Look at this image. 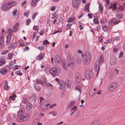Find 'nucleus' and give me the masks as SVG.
<instances>
[{
    "instance_id": "1",
    "label": "nucleus",
    "mask_w": 125,
    "mask_h": 125,
    "mask_svg": "<svg viewBox=\"0 0 125 125\" xmlns=\"http://www.w3.org/2000/svg\"><path fill=\"white\" fill-rule=\"evenodd\" d=\"M17 3L15 1H11L3 5L2 8L3 10H9L12 7L16 5Z\"/></svg>"
},
{
    "instance_id": "2",
    "label": "nucleus",
    "mask_w": 125,
    "mask_h": 125,
    "mask_svg": "<svg viewBox=\"0 0 125 125\" xmlns=\"http://www.w3.org/2000/svg\"><path fill=\"white\" fill-rule=\"evenodd\" d=\"M104 62V56L101 55L100 57L99 61H97L95 64V70L97 72V76H98L99 71L100 64Z\"/></svg>"
},
{
    "instance_id": "3",
    "label": "nucleus",
    "mask_w": 125,
    "mask_h": 125,
    "mask_svg": "<svg viewBox=\"0 0 125 125\" xmlns=\"http://www.w3.org/2000/svg\"><path fill=\"white\" fill-rule=\"evenodd\" d=\"M68 65L71 67H73L75 65V61L71 55H69L68 57Z\"/></svg>"
},
{
    "instance_id": "4",
    "label": "nucleus",
    "mask_w": 125,
    "mask_h": 125,
    "mask_svg": "<svg viewBox=\"0 0 125 125\" xmlns=\"http://www.w3.org/2000/svg\"><path fill=\"white\" fill-rule=\"evenodd\" d=\"M60 72V68L58 67L57 68H53L50 70V72L54 77L57 75L58 73Z\"/></svg>"
},
{
    "instance_id": "5",
    "label": "nucleus",
    "mask_w": 125,
    "mask_h": 125,
    "mask_svg": "<svg viewBox=\"0 0 125 125\" xmlns=\"http://www.w3.org/2000/svg\"><path fill=\"white\" fill-rule=\"evenodd\" d=\"M118 84L117 82H113L111 83L109 87V90L110 91L114 90L117 87Z\"/></svg>"
},
{
    "instance_id": "6",
    "label": "nucleus",
    "mask_w": 125,
    "mask_h": 125,
    "mask_svg": "<svg viewBox=\"0 0 125 125\" xmlns=\"http://www.w3.org/2000/svg\"><path fill=\"white\" fill-rule=\"evenodd\" d=\"M72 4L74 7L77 8L81 4V0H72Z\"/></svg>"
},
{
    "instance_id": "7",
    "label": "nucleus",
    "mask_w": 125,
    "mask_h": 125,
    "mask_svg": "<svg viewBox=\"0 0 125 125\" xmlns=\"http://www.w3.org/2000/svg\"><path fill=\"white\" fill-rule=\"evenodd\" d=\"M44 105L45 106V107L43 108L42 107V104L41 105V107L43 109H48L49 108H52L53 107L55 106L56 104H54L51 105H50V104H45L44 103Z\"/></svg>"
},
{
    "instance_id": "8",
    "label": "nucleus",
    "mask_w": 125,
    "mask_h": 125,
    "mask_svg": "<svg viewBox=\"0 0 125 125\" xmlns=\"http://www.w3.org/2000/svg\"><path fill=\"white\" fill-rule=\"evenodd\" d=\"M120 22L119 20L117 21L116 19L114 18L109 20V24L110 25H111L113 24H117Z\"/></svg>"
},
{
    "instance_id": "9",
    "label": "nucleus",
    "mask_w": 125,
    "mask_h": 125,
    "mask_svg": "<svg viewBox=\"0 0 125 125\" xmlns=\"http://www.w3.org/2000/svg\"><path fill=\"white\" fill-rule=\"evenodd\" d=\"M43 79L42 80L40 79H38L36 80L35 83H36L41 84H46V79L45 77L43 78Z\"/></svg>"
},
{
    "instance_id": "10",
    "label": "nucleus",
    "mask_w": 125,
    "mask_h": 125,
    "mask_svg": "<svg viewBox=\"0 0 125 125\" xmlns=\"http://www.w3.org/2000/svg\"><path fill=\"white\" fill-rule=\"evenodd\" d=\"M3 36L2 34L0 35V48H3L4 46Z\"/></svg>"
},
{
    "instance_id": "11",
    "label": "nucleus",
    "mask_w": 125,
    "mask_h": 125,
    "mask_svg": "<svg viewBox=\"0 0 125 125\" xmlns=\"http://www.w3.org/2000/svg\"><path fill=\"white\" fill-rule=\"evenodd\" d=\"M109 8L110 9H112V10H114V12H115L116 11L117 7L115 4L111 3L110 5Z\"/></svg>"
},
{
    "instance_id": "12",
    "label": "nucleus",
    "mask_w": 125,
    "mask_h": 125,
    "mask_svg": "<svg viewBox=\"0 0 125 125\" xmlns=\"http://www.w3.org/2000/svg\"><path fill=\"white\" fill-rule=\"evenodd\" d=\"M85 76L87 79H90L92 77V75L91 72L87 71L85 73Z\"/></svg>"
},
{
    "instance_id": "13",
    "label": "nucleus",
    "mask_w": 125,
    "mask_h": 125,
    "mask_svg": "<svg viewBox=\"0 0 125 125\" xmlns=\"http://www.w3.org/2000/svg\"><path fill=\"white\" fill-rule=\"evenodd\" d=\"M116 62V59L115 57L111 58L110 59V63L111 65H113L115 64Z\"/></svg>"
},
{
    "instance_id": "14",
    "label": "nucleus",
    "mask_w": 125,
    "mask_h": 125,
    "mask_svg": "<svg viewBox=\"0 0 125 125\" xmlns=\"http://www.w3.org/2000/svg\"><path fill=\"white\" fill-rule=\"evenodd\" d=\"M84 58L91 59V56L90 53L88 52H86L84 55Z\"/></svg>"
},
{
    "instance_id": "15",
    "label": "nucleus",
    "mask_w": 125,
    "mask_h": 125,
    "mask_svg": "<svg viewBox=\"0 0 125 125\" xmlns=\"http://www.w3.org/2000/svg\"><path fill=\"white\" fill-rule=\"evenodd\" d=\"M43 57L44 54L42 53H41L37 56L36 59L38 60H40L42 59Z\"/></svg>"
},
{
    "instance_id": "16",
    "label": "nucleus",
    "mask_w": 125,
    "mask_h": 125,
    "mask_svg": "<svg viewBox=\"0 0 125 125\" xmlns=\"http://www.w3.org/2000/svg\"><path fill=\"white\" fill-rule=\"evenodd\" d=\"M19 14V11L17 9H15L13 11L12 13V15L15 17L16 16H18V15Z\"/></svg>"
},
{
    "instance_id": "17",
    "label": "nucleus",
    "mask_w": 125,
    "mask_h": 125,
    "mask_svg": "<svg viewBox=\"0 0 125 125\" xmlns=\"http://www.w3.org/2000/svg\"><path fill=\"white\" fill-rule=\"evenodd\" d=\"M100 125V121L97 120H94L91 124V125Z\"/></svg>"
},
{
    "instance_id": "18",
    "label": "nucleus",
    "mask_w": 125,
    "mask_h": 125,
    "mask_svg": "<svg viewBox=\"0 0 125 125\" xmlns=\"http://www.w3.org/2000/svg\"><path fill=\"white\" fill-rule=\"evenodd\" d=\"M11 36L10 34H9L7 37V40L6 41V43L7 44H9L10 42Z\"/></svg>"
},
{
    "instance_id": "19",
    "label": "nucleus",
    "mask_w": 125,
    "mask_h": 125,
    "mask_svg": "<svg viewBox=\"0 0 125 125\" xmlns=\"http://www.w3.org/2000/svg\"><path fill=\"white\" fill-rule=\"evenodd\" d=\"M65 84L68 87H70L71 85V82L69 79H67L65 82Z\"/></svg>"
},
{
    "instance_id": "20",
    "label": "nucleus",
    "mask_w": 125,
    "mask_h": 125,
    "mask_svg": "<svg viewBox=\"0 0 125 125\" xmlns=\"http://www.w3.org/2000/svg\"><path fill=\"white\" fill-rule=\"evenodd\" d=\"M17 45L16 42H14L11 44L9 46V47L11 49H12L16 47Z\"/></svg>"
},
{
    "instance_id": "21",
    "label": "nucleus",
    "mask_w": 125,
    "mask_h": 125,
    "mask_svg": "<svg viewBox=\"0 0 125 125\" xmlns=\"http://www.w3.org/2000/svg\"><path fill=\"white\" fill-rule=\"evenodd\" d=\"M39 0H32L31 2V4L33 7L36 6Z\"/></svg>"
},
{
    "instance_id": "22",
    "label": "nucleus",
    "mask_w": 125,
    "mask_h": 125,
    "mask_svg": "<svg viewBox=\"0 0 125 125\" xmlns=\"http://www.w3.org/2000/svg\"><path fill=\"white\" fill-rule=\"evenodd\" d=\"M23 115H18L17 117V120L20 122H22L23 121Z\"/></svg>"
},
{
    "instance_id": "23",
    "label": "nucleus",
    "mask_w": 125,
    "mask_h": 125,
    "mask_svg": "<svg viewBox=\"0 0 125 125\" xmlns=\"http://www.w3.org/2000/svg\"><path fill=\"white\" fill-rule=\"evenodd\" d=\"M62 66L63 69L66 70H67V67H69L68 65V64L66 62H64L63 63Z\"/></svg>"
},
{
    "instance_id": "24",
    "label": "nucleus",
    "mask_w": 125,
    "mask_h": 125,
    "mask_svg": "<svg viewBox=\"0 0 125 125\" xmlns=\"http://www.w3.org/2000/svg\"><path fill=\"white\" fill-rule=\"evenodd\" d=\"M7 72L6 69H2L1 70H0V73H2V75H5L6 74Z\"/></svg>"
},
{
    "instance_id": "25",
    "label": "nucleus",
    "mask_w": 125,
    "mask_h": 125,
    "mask_svg": "<svg viewBox=\"0 0 125 125\" xmlns=\"http://www.w3.org/2000/svg\"><path fill=\"white\" fill-rule=\"evenodd\" d=\"M76 80L78 81H80L81 80V76L79 74L77 73L76 75Z\"/></svg>"
},
{
    "instance_id": "26",
    "label": "nucleus",
    "mask_w": 125,
    "mask_h": 125,
    "mask_svg": "<svg viewBox=\"0 0 125 125\" xmlns=\"http://www.w3.org/2000/svg\"><path fill=\"white\" fill-rule=\"evenodd\" d=\"M91 59L84 58L83 60V62L85 64H88L90 62Z\"/></svg>"
},
{
    "instance_id": "27",
    "label": "nucleus",
    "mask_w": 125,
    "mask_h": 125,
    "mask_svg": "<svg viewBox=\"0 0 125 125\" xmlns=\"http://www.w3.org/2000/svg\"><path fill=\"white\" fill-rule=\"evenodd\" d=\"M60 84L61 88V89H63L64 88V84L62 81H60Z\"/></svg>"
},
{
    "instance_id": "28",
    "label": "nucleus",
    "mask_w": 125,
    "mask_h": 125,
    "mask_svg": "<svg viewBox=\"0 0 125 125\" xmlns=\"http://www.w3.org/2000/svg\"><path fill=\"white\" fill-rule=\"evenodd\" d=\"M60 60V57L59 56L57 55L55 57L54 61L56 63L58 62Z\"/></svg>"
},
{
    "instance_id": "29",
    "label": "nucleus",
    "mask_w": 125,
    "mask_h": 125,
    "mask_svg": "<svg viewBox=\"0 0 125 125\" xmlns=\"http://www.w3.org/2000/svg\"><path fill=\"white\" fill-rule=\"evenodd\" d=\"M23 121H25L29 119L30 117L29 115H26L23 116Z\"/></svg>"
},
{
    "instance_id": "30",
    "label": "nucleus",
    "mask_w": 125,
    "mask_h": 125,
    "mask_svg": "<svg viewBox=\"0 0 125 125\" xmlns=\"http://www.w3.org/2000/svg\"><path fill=\"white\" fill-rule=\"evenodd\" d=\"M116 17L119 19H121L124 17L123 14L122 13L117 14L116 15Z\"/></svg>"
},
{
    "instance_id": "31",
    "label": "nucleus",
    "mask_w": 125,
    "mask_h": 125,
    "mask_svg": "<svg viewBox=\"0 0 125 125\" xmlns=\"http://www.w3.org/2000/svg\"><path fill=\"white\" fill-rule=\"evenodd\" d=\"M19 24L18 23H16L13 26V31H16L18 29V26Z\"/></svg>"
},
{
    "instance_id": "32",
    "label": "nucleus",
    "mask_w": 125,
    "mask_h": 125,
    "mask_svg": "<svg viewBox=\"0 0 125 125\" xmlns=\"http://www.w3.org/2000/svg\"><path fill=\"white\" fill-rule=\"evenodd\" d=\"M95 93V92H93L92 89H91L90 90L89 93V95L90 96H92L94 95Z\"/></svg>"
},
{
    "instance_id": "33",
    "label": "nucleus",
    "mask_w": 125,
    "mask_h": 125,
    "mask_svg": "<svg viewBox=\"0 0 125 125\" xmlns=\"http://www.w3.org/2000/svg\"><path fill=\"white\" fill-rule=\"evenodd\" d=\"M32 105L30 103H28L27 106V110H30L31 109Z\"/></svg>"
},
{
    "instance_id": "34",
    "label": "nucleus",
    "mask_w": 125,
    "mask_h": 125,
    "mask_svg": "<svg viewBox=\"0 0 125 125\" xmlns=\"http://www.w3.org/2000/svg\"><path fill=\"white\" fill-rule=\"evenodd\" d=\"M34 86L35 88L36 89L37 91H40L41 88V87L40 85L38 84H36V85H35Z\"/></svg>"
},
{
    "instance_id": "35",
    "label": "nucleus",
    "mask_w": 125,
    "mask_h": 125,
    "mask_svg": "<svg viewBox=\"0 0 125 125\" xmlns=\"http://www.w3.org/2000/svg\"><path fill=\"white\" fill-rule=\"evenodd\" d=\"M14 64V63L12 61H10L9 63V67L10 69L12 68V65Z\"/></svg>"
},
{
    "instance_id": "36",
    "label": "nucleus",
    "mask_w": 125,
    "mask_h": 125,
    "mask_svg": "<svg viewBox=\"0 0 125 125\" xmlns=\"http://www.w3.org/2000/svg\"><path fill=\"white\" fill-rule=\"evenodd\" d=\"M16 97V95L14 94L12 96H11L10 97V100L11 99L12 101H14L15 100V97Z\"/></svg>"
},
{
    "instance_id": "37",
    "label": "nucleus",
    "mask_w": 125,
    "mask_h": 125,
    "mask_svg": "<svg viewBox=\"0 0 125 125\" xmlns=\"http://www.w3.org/2000/svg\"><path fill=\"white\" fill-rule=\"evenodd\" d=\"M124 6H119L118 9V11H122L124 9Z\"/></svg>"
},
{
    "instance_id": "38",
    "label": "nucleus",
    "mask_w": 125,
    "mask_h": 125,
    "mask_svg": "<svg viewBox=\"0 0 125 125\" xmlns=\"http://www.w3.org/2000/svg\"><path fill=\"white\" fill-rule=\"evenodd\" d=\"M99 8L100 12L101 13H102L103 12V11L102 5H99Z\"/></svg>"
},
{
    "instance_id": "39",
    "label": "nucleus",
    "mask_w": 125,
    "mask_h": 125,
    "mask_svg": "<svg viewBox=\"0 0 125 125\" xmlns=\"http://www.w3.org/2000/svg\"><path fill=\"white\" fill-rule=\"evenodd\" d=\"M31 98L33 99L34 100H35L36 99L37 97L35 94H33L31 95Z\"/></svg>"
},
{
    "instance_id": "40",
    "label": "nucleus",
    "mask_w": 125,
    "mask_h": 125,
    "mask_svg": "<svg viewBox=\"0 0 125 125\" xmlns=\"http://www.w3.org/2000/svg\"><path fill=\"white\" fill-rule=\"evenodd\" d=\"M74 18L73 17H71L69 18L68 19V21L69 22H72L74 21Z\"/></svg>"
},
{
    "instance_id": "41",
    "label": "nucleus",
    "mask_w": 125,
    "mask_h": 125,
    "mask_svg": "<svg viewBox=\"0 0 125 125\" xmlns=\"http://www.w3.org/2000/svg\"><path fill=\"white\" fill-rule=\"evenodd\" d=\"M49 114H52V116H55L57 115V112H50L49 113Z\"/></svg>"
},
{
    "instance_id": "42",
    "label": "nucleus",
    "mask_w": 125,
    "mask_h": 125,
    "mask_svg": "<svg viewBox=\"0 0 125 125\" xmlns=\"http://www.w3.org/2000/svg\"><path fill=\"white\" fill-rule=\"evenodd\" d=\"M27 102V99L25 98H22V102L24 104H26Z\"/></svg>"
},
{
    "instance_id": "43",
    "label": "nucleus",
    "mask_w": 125,
    "mask_h": 125,
    "mask_svg": "<svg viewBox=\"0 0 125 125\" xmlns=\"http://www.w3.org/2000/svg\"><path fill=\"white\" fill-rule=\"evenodd\" d=\"M13 56V54L12 53H10L8 55V59L9 60H10L11 59Z\"/></svg>"
},
{
    "instance_id": "44",
    "label": "nucleus",
    "mask_w": 125,
    "mask_h": 125,
    "mask_svg": "<svg viewBox=\"0 0 125 125\" xmlns=\"http://www.w3.org/2000/svg\"><path fill=\"white\" fill-rule=\"evenodd\" d=\"M39 26H35L33 27V29L36 32H38L39 30Z\"/></svg>"
},
{
    "instance_id": "45",
    "label": "nucleus",
    "mask_w": 125,
    "mask_h": 125,
    "mask_svg": "<svg viewBox=\"0 0 125 125\" xmlns=\"http://www.w3.org/2000/svg\"><path fill=\"white\" fill-rule=\"evenodd\" d=\"M77 108H78L76 106H74L72 108L71 110L72 111L75 112L77 109Z\"/></svg>"
},
{
    "instance_id": "46",
    "label": "nucleus",
    "mask_w": 125,
    "mask_h": 125,
    "mask_svg": "<svg viewBox=\"0 0 125 125\" xmlns=\"http://www.w3.org/2000/svg\"><path fill=\"white\" fill-rule=\"evenodd\" d=\"M38 49L41 50H43L44 49V47L42 45H40L38 47Z\"/></svg>"
},
{
    "instance_id": "47",
    "label": "nucleus",
    "mask_w": 125,
    "mask_h": 125,
    "mask_svg": "<svg viewBox=\"0 0 125 125\" xmlns=\"http://www.w3.org/2000/svg\"><path fill=\"white\" fill-rule=\"evenodd\" d=\"M4 88L5 89L7 90L9 89V87L7 83L5 84L4 86Z\"/></svg>"
},
{
    "instance_id": "48",
    "label": "nucleus",
    "mask_w": 125,
    "mask_h": 125,
    "mask_svg": "<svg viewBox=\"0 0 125 125\" xmlns=\"http://www.w3.org/2000/svg\"><path fill=\"white\" fill-rule=\"evenodd\" d=\"M102 29L104 31H106L108 29V28L106 26H103L102 27Z\"/></svg>"
},
{
    "instance_id": "49",
    "label": "nucleus",
    "mask_w": 125,
    "mask_h": 125,
    "mask_svg": "<svg viewBox=\"0 0 125 125\" xmlns=\"http://www.w3.org/2000/svg\"><path fill=\"white\" fill-rule=\"evenodd\" d=\"M81 58H78L76 59V62L77 63H79L81 62Z\"/></svg>"
},
{
    "instance_id": "50",
    "label": "nucleus",
    "mask_w": 125,
    "mask_h": 125,
    "mask_svg": "<svg viewBox=\"0 0 125 125\" xmlns=\"http://www.w3.org/2000/svg\"><path fill=\"white\" fill-rule=\"evenodd\" d=\"M15 74H16L18 75H21L22 74V73H21V72L19 71H18L15 72Z\"/></svg>"
},
{
    "instance_id": "51",
    "label": "nucleus",
    "mask_w": 125,
    "mask_h": 125,
    "mask_svg": "<svg viewBox=\"0 0 125 125\" xmlns=\"http://www.w3.org/2000/svg\"><path fill=\"white\" fill-rule=\"evenodd\" d=\"M75 89L80 91L81 90V87L79 86H76L75 88Z\"/></svg>"
},
{
    "instance_id": "52",
    "label": "nucleus",
    "mask_w": 125,
    "mask_h": 125,
    "mask_svg": "<svg viewBox=\"0 0 125 125\" xmlns=\"http://www.w3.org/2000/svg\"><path fill=\"white\" fill-rule=\"evenodd\" d=\"M94 22L95 24H98L99 23V21L98 19H94Z\"/></svg>"
},
{
    "instance_id": "53",
    "label": "nucleus",
    "mask_w": 125,
    "mask_h": 125,
    "mask_svg": "<svg viewBox=\"0 0 125 125\" xmlns=\"http://www.w3.org/2000/svg\"><path fill=\"white\" fill-rule=\"evenodd\" d=\"M31 22V20L30 19H28L26 20V24L27 25H28Z\"/></svg>"
},
{
    "instance_id": "54",
    "label": "nucleus",
    "mask_w": 125,
    "mask_h": 125,
    "mask_svg": "<svg viewBox=\"0 0 125 125\" xmlns=\"http://www.w3.org/2000/svg\"><path fill=\"white\" fill-rule=\"evenodd\" d=\"M118 50L117 48L115 47L113 49V51L114 53H115L116 52H117V51Z\"/></svg>"
},
{
    "instance_id": "55",
    "label": "nucleus",
    "mask_w": 125,
    "mask_h": 125,
    "mask_svg": "<svg viewBox=\"0 0 125 125\" xmlns=\"http://www.w3.org/2000/svg\"><path fill=\"white\" fill-rule=\"evenodd\" d=\"M72 25V24L71 23L68 24L66 25V27L70 29L71 28V27Z\"/></svg>"
},
{
    "instance_id": "56",
    "label": "nucleus",
    "mask_w": 125,
    "mask_h": 125,
    "mask_svg": "<svg viewBox=\"0 0 125 125\" xmlns=\"http://www.w3.org/2000/svg\"><path fill=\"white\" fill-rule=\"evenodd\" d=\"M85 11L88 12L89 11V6L88 5H86L85 9Z\"/></svg>"
},
{
    "instance_id": "57",
    "label": "nucleus",
    "mask_w": 125,
    "mask_h": 125,
    "mask_svg": "<svg viewBox=\"0 0 125 125\" xmlns=\"http://www.w3.org/2000/svg\"><path fill=\"white\" fill-rule=\"evenodd\" d=\"M4 63V62L3 60H2L1 59L0 60V65L2 66L3 65Z\"/></svg>"
},
{
    "instance_id": "58",
    "label": "nucleus",
    "mask_w": 125,
    "mask_h": 125,
    "mask_svg": "<svg viewBox=\"0 0 125 125\" xmlns=\"http://www.w3.org/2000/svg\"><path fill=\"white\" fill-rule=\"evenodd\" d=\"M43 43L44 45H47L49 43V42L47 40H45L43 42Z\"/></svg>"
},
{
    "instance_id": "59",
    "label": "nucleus",
    "mask_w": 125,
    "mask_h": 125,
    "mask_svg": "<svg viewBox=\"0 0 125 125\" xmlns=\"http://www.w3.org/2000/svg\"><path fill=\"white\" fill-rule=\"evenodd\" d=\"M29 11L28 10L27 12H25L24 14V15L26 16L27 17L28 16V15L29 14Z\"/></svg>"
},
{
    "instance_id": "60",
    "label": "nucleus",
    "mask_w": 125,
    "mask_h": 125,
    "mask_svg": "<svg viewBox=\"0 0 125 125\" xmlns=\"http://www.w3.org/2000/svg\"><path fill=\"white\" fill-rule=\"evenodd\" d=\"M18 68L17 66L15 65H14V67H13L12 68V70H15L16 69H18Z\"/></svg>"
},
{
    "instance_id": "61",
    "label": "nucleus",
    "mask_w": 125,
    "mask_h": 125,
    "mask_svg": "<svg viewBox=\"0 0 125 125\" xmlns=\"http://www.w3.org/2000/svg\"><path fill=\"white\" fill-rule=\"evenodd\" d=\"M37 14V13H35L33 14V15L32 16V18L33 19H35V17L36 16Z\"/></svg>"
},
{
    "instance_id": "62",
    "label": "nucleus",
    "mask_w": 125,
    "mask_h": 125,
    "mask_svg": "<svg viewBox=\"0 0 125 125\" xmlns=\"http://www.w3.org/2000/svg\"><path fill=\"white\" fill-rule=\"evenodd\" d=\"M8 50L4 51L3 52H2V54L3 55H4L8 52Z\"/></svg>"
},
{
    "instance_id": "63",
    "label": "nucleus",
    "mask_w": 125,
    "mask_h": 125,
    "mask_svg": "<svg viewBox=\"0 0 125 125\" xmlns=\"http://www.w3.org/2000/svg\"><path fill=\"white\" fill-rule=\"evenodd\" d=\"M12 29L10 28H9L7 30V32L8 33H10L12 32Z\"/></svg>"
},
{
    "instance_id": "64",
    "label": "nucleus",
    "mask_w": 125,
    "mask_h": 125,
    "mask_svg": "<svg viewBox=\"0 0 125 125\" xmlns=\"http://www.w3.org/2000/svg\"><path fill=\"white\" fill-rule=\"evenodd\" d=\"M123 52H121L120 53V55L118 56V58H120L122 57L123 55Z\"/></svg>"
}]
</instances>
